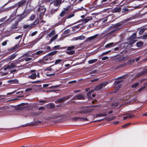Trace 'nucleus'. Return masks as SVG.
I'll use <instances>...</instances> for the list:
<instances>
[{
	"label": "nucleus",
	"mask_w": 147,
	"mask_h": 147,
	"mask_svg": "<svg viewBox=\"0 0 147 147\" xmlns=\"http://www.w3.org/2000/svg\"><path fill=\"white\" fill-rule=\"evenodd\" d=\"M122 82L121 80H117L115 82V85L117 84Z\"/></svg>",
	"instance_id": "obj_35"
},
{
	"label": "nucleus",
	"mask_w": 147,
	"mask_h": 147,
	"mask_svg": "<svg viewBox=\"0 0 147 147\" xmlns=\"http://www.w3.org/2000/svg\"><path fill=\"white\" fill-rule=\"evenodd\" d=\"M37 31H35L32 32L31 34V36H34L37 34Z\"/></svg>",
	"instance_id": "obj_44"
},
{
	"label": "nucleus",
	"mask_w": 147,
	"mask_h": 147,
	"mask_svg": "<svg viewBox=\"0 0 147 147\" xmlns=\"http://www.w3.org/2000/svg\"><path fill=\"white\" fill-rule=\"evenodd\" d=\"M57 87L58 86H53V87H51V88H54Z\"/></svg>",
	"instance_id": "obj_64"
},
{
	"label": "nucleus",
	"mask_w": 147,
	"mask_h": 147,
	"mask_svg": "<svg viewBox=\"0 0 147 147\" xmlns=\"http://www.w3.org/2000/svg\"><path fill=\"white\" fill-rule=\"evenodd\" d=\"M18 61H16L8 65H5L3 67V69L5 71H6L8 69L14 68L16 66L17 64H18Z\"/></svg>",
	"instance_id": "obj_1"
},
{
	"label": "nucleus",
	"mask_w": 147,
	"mask_h": 147,
	"mask_svg": "<svg viewBox=\"0 0 147 147\" xmlns=\"http://www.w3.org/2000/svg\"><path fill=\"white\" fill-rule=\"evenodd\" d=\"M146 85H147V82L144 84V86L139 89L138 90V91L140 92H141L144 90L145 88L146 87Z\"/></svg>",
	"instance_id": "obj_14"
},
{
	"label": "nucleus",
	"mask_w": 147,
	"mask_h": 147,
	"mask_svg": "<svg viewBox=\"0 0 147 147\" xmlns=\"http://www.w3.org/2000/svg\"><path fill=\"white\" fill-rule=\"evenodd\" d=\"M85 38L84 36H79L78 37L75 38V40H84L85 39Z\"/></svg>",
	"instance_id": "obj_16"
},
{
	"label": "nucleus",
	"mask_w": 147,
	"mask_h": 147,
	"mask_svg": "<svg viewBox=\"0 0 147 147\" xmlns=\"http://www.w3.org/2000/svg\"><path fill=\"white\" fill-rule=\"evenodd\" d=\"M67 12L65 11H62L60 14V16L61 17H63L66 16L67 14Z\"/></svg>",
	"instance_id": "obj_15"
},
{
	"label": "nucleus",
	"mask_w": 147,
	"mask_h": 147,
	"mask_svg": "<svg viewBox=\"0 0 147 147\" xmlns=\"http://www.w3.org/2000/svg\"><path fill=\"white\" fill-rule=\"evenodd\" d=\"M7 40L4 41L2 43V45L3 46L7 44Z\"/></svg>",
	"instance_id": "obj_42"
},
{
	"label": "nucleus",
	"mask_w": 147,
	"mask_h": 147,
	"mask_svg": "<svg viewBox=\"0 0 147 147\" xmlns=\"http://www.w3.org/2000/svg\"><path fill=\"white\" fill-rule=\"evenodd\" d=\"M94 38V36H92L91 37H90L88 38V40H91L93 39Z\"/></svg>",
	"instance_id": "obj_51"
},
{
	"label": "nucleus",
	"mask_w": 147,
	"mask_h": 147,
	"mask_svg": "<svg viewBox=\"0 0 147 147\" xmlns=\"http://www.w3.org/2000/svg\"><path fill=\"white\" fill-rule=\"evenodd\" d=\"M49 85V84H44L43 85V86L44 87H48Z\"/></svg>",
	"instance_id": "obj_49"
},
{
	"label": "nucleus",
	"mask_w": 147,
	"mask_h": 147,
	"mask_svg": "<svg viewBox=\"0 0 147 147\" xmlns=\"http://www.w3.org/2000/svg\"><path fill=\"white\" fill-rule=\"evenodd\" d=\"M75 47L74 46H71L67 47L66 48H67V50H72L74 49Z\"/></svg>",
	"instance_id": "obj_20"
},
{
	"label": "nucleus",
	"mask_w": 147,
	"mask_h": 147,
	"mask_svg": "<svg viewBox=\"0 0 147 147\" xmlns=\"http://www.w3.org/2000/svg\"><path fill=\"white\" fill-rule=\"evenodd\" d=\"M110 51H107L106 52H104L102 54V56H103L107 54L108 53H109L110 52Z\"/></svg>",
	"instance_id": "obj_33"
},
{
	"label": "nucleus",
	"mask_w": 147,
	"mask_h": 147,
	"mask_svg": "<svg viewBox=\"0 0 147 147\" xmlns=\"http://www.w3.org/2000/svg\"><path fill=\"white\" fill-rule=\"evenodd\" d=\"M39 22V20H36L34 22L33 24L31 25L30 27H32L33 26V25H36Z\"/></svg>",
	"instance_id": "obj_27"
},
{
	"label": "nucleus",
	"mask_w": 147,
	"mask_h": 147,
	"mask_svg": "<svg viewBox=\"0 0 147 147\" xmlns=\"http://www.w3.org/2000/svg\"><path fill=\"white\" fill-rule=\"evenodd\" d=\"M69 65H70L69 64H67L65 65V67H68V66H69Z\"/></svg>",
	"instance_id": "obj_63"
},
{
	"label": "nucleus",
	"mask_w": 147,
	"mask_h": 147,
	"mask_svg": "<svg viewBox=\"0 0 147 147\" xmlns=\"http://www.w3.org/2000/svg\"><path fill=\"white\" fill-rule=\"evenodd\" d=\"M57 36L58 35L56 34L54 36H53V37H52L50 40V41H51V42H53L54 40L56 39Z\"/></svg>",
	"instance_id": "obj_21"
},
{
	"label": "nucleus",
	"mask_w": 147,
	"mask_h": 147,
	"mask_svg": "<svg viewBox=\"0 0 147 147\" xmlns=\"http://www.w3.org/2000/svg\"><path fill=\"white\" fill-rule=\"evenodd\" d=\"M59 47V45H57L56 46H55L53 48L54 49H57Z\"/></svg>",
	"instance_id": "obj_53"
},
{
	"label": "nucleus",
	"mask_w": 147,
	"mask_h": 147,
	"mask_svg": "<svg viewBox=\"0 0 147 147\" xmlns=\"http://www.w3.org/2000/svg\"><path fill=\"white\" fill-rule=\"evenodd\" d=\"M112 106H113L117 107L118 106V104L116 102H114L112 103Z\"/></svg>",
	"instance_id": "obj_36"
},
{
	"label": "nucleus",
	"mask_w": 147,
	"mask_h": 147,
	"mask_svg": "<svg viewBox=\"0 0 147 147\" xmlns=\"http://www.w3.org/2000/svg\"><path fill=\"white\" fill-rule=\"evenodd\" d=\"M57 52V51H53L49 53L48 54V55L49 56H51L52 55H53L55 54H56Z\"/></svg>",
	"instance_id": "obj_18"
},
{
	"label": "nucleus",
	"mask_w": 147,
	"mask_h": 147,
	"mask_svg": "<svg viewBox=\"0 0 147 147\" xmlns=\"http://www.w3.org/2000/svg\"><path fill=\"white\" fill-rule=\"evenodd\" d=\"M9 83H11L12 84H18V80L17 79H15L13 80H11L8 81Z\"/></svg>",
	"instance_id": "obj_6"
},
{
	"label": "nucleus",
	"mask_w": 147,
	"mask_h": 147,
	"mask_svg": "<svg viewBox=\"0 0 147 147\" xmlns=\"http://www.w3.org/2000/svg\"><path fill=\"white\" fill-rule=\"evenodd\" d=\"M29 78L32 79H35L36 77V74H33L30 76H28Z\"/></svg>",
	"instance_id": "obj_13"
},
{
	"label": "nucleus",
	"mask_w": 147,
	"mask_h": 147,
	"mask_svg": "<svg viewBox=\"0 0 147 147\" xmlns=\"http://www.w3.org/2000/svg\"><path fill=\"white\" fill-rule=\"evenodd\" d=\"M66 100V98L63 97V98H61L60 99H59V101L60 102H62L63 101H64L65 100Z\"/></svg>",
	"instance_id": "obj_29"
},
{
	"label": "nucleus",
	"mask_w": 147,
	"mask_h": 147,
	"mask_svg": "<svg viewBox=\"0 0 147 147\" xmlns=\"http://www.w3.org/2000/svg\"><path fill=\"white\" fill-rule=\"evenodd\" d=\"M143 73H147V67H146L144 69Z\"/></svg>",
	"instance_id": "obj_34"
},
{
	"label": "nucleus",
	"mask_w": 147,
	"mask_h": 147,
	"mask_svg": "<svg viewBox=\"0 0 147 147\" xmlns=\"http://www.w3.org/2000/svg\"><path fill=\"white\" fill-rule=\"evenodd\" d=\"M14 93V92H13L9 93H7V94H8V95L11 94H12L13 93Z\"/></svg>",
	"instance_id": "obj_59"
},
{
	"label": "nucleus",
	"mask_w": 147,
	"mask_h": 147,
	"mask_svg": "<svg viewBox=\"0 0 147 147\" xmlns=\"http://www.w3.org/2000/svg\"><path fill=\"white\" fill-rule=\"evenodd\" d=\"M119 49V48L118 47H116L114 49V50L115 51H117Z\"/></svg>",
	"instance_id": "obj_58"
},
{
	"label": "nucleus",
	"mask_w": 147,
	"mask_h": 147,
	"mask_svg": "<svg viewBox=\"0 0 147 147\" xmlns=\"http://www.w3.org/2000/svg\"><path fill=\"white\" fill-rule=\"evenodd\" d=\"M46 53V51L42 50H39L36 51L35 53H34L32 55H37L38 56L42 55Z\"/></svg>",
	"instance_id": "obj_3"
},
{
	"label": "nucleus",
	"mask_w": 147,
	"mask_h": 147,
	"mask_svg": "<svg viewBox=\"0 0 147 147\" xmlns=\"http://www.w3.org/2000/svg\"><path fill=\"white\" fill-rule=\"evenodd\" d=\"M107 82H105L102 84H100L95 89L96 90H99L101 89L103 86H105L107 84Z\"/></svg>",
	"instance_id": "obj_4"
},
{
	"label": "nucleus",
	"mask_w": 147,
	"mask_h": 147,
	"mask_svg": "<svg viewBox=\"0 0 147 147\" xmlns=\"http://www.w3.org/2000/svg\"><path fill=\"white\" fill-rule=\"evenodd\" d=\"M106 115V114H98L96 115V117H98L99 116H102V117H104Z\"/></svg>",
	"instance_id": "obj_32"
},
{
	"label": "nucleus",
	"mask_w": 147,
	"mask_h": 147,
	"mask_svg": "<svg viewBox=\"0 0 147 147\" xmlns=\"http://www.w3.org/2000/svg\"><path fill=\"white\" fill-rule=\"evenodd\" d=\"M77 98L78 99H84L83 95H79L77 96Z\"/></svg>",
	"instance_id": "obj_23"
},
{
	"label": "nucleus",
	"mask_w": 147,
	"mask_h": 147,
	"mask_svg": "<svg viewBox=\"0 0 147 147\" xmlns=\"http://www.w3.org/2000/svg\"><path fill=\"white\" fill-rule=\"evenodd\" d=\"M72 120L74 121H76L78 120L85 121L87 120V119L86 118L76 117L72 118Z\"/></svg>",
	"instance_id": "obj_5"
},
{
	"label": "nucleus",
	"mask_w": 147,
	"mask_h": 147,
	"mask_svg": "<svg viewBox=\"0 0 147 147\" xmlns=\"http://www.w3.org/2000/svg\"><path fill=\"white\" fill-rule=\"evenodd\" d=\"M16 71V69H14V70H11V73H13V72H15V71Z\"/></svg>",
	"instance_id": "obj_54"
},
{
	"label": "nucleus",
	"mask_w": 147,
	"mask_h": 147,
	"mask_svg": "<svg viewBox=\"0 0 147 147\" xmlns=\"http://www.w3.org/2000/svg\"><path fill=\"white\" fill-rule=\"evenodd\" d=\"M51 49V47L49 46H48L47 47V50H49Z\"/></svg>",
	"instance_id": "obj_61"
},
{
	"label": "nucleus",
	"mask_w": 147,
	"mask_h": 147,
	"mask_svg": "<svg viewBox=\"0 0 147 147\" xmlns=\"http://www.w3.org/2000/svg\"><path fill=\"white\" fill-rule=\"evenodd\" d=\"M130 124V123H127V124H125V125H123L122 126V127H124V128L127 127Z\"/></svg>",
	"instance_id": "obj_46"
},
{
	"label": "nucleus",
	"mask_w": 147,
	"mask_h": 147,
	"mask_svg": "<svg viewBox=\"0 0 147 147\" xmlns=\"http://www.w3.org/2000/svg\"><path fill=\"white\" fill-rule=\"evenodd\" d=\"M80 90H75V91H74V92L75 93H76V92H80Z\"/></svg>",
	"instance_id": "obj_57"
},
{
	"label": "nucleus",
	"mask_w": 147,
	"mask_h": 147,
	"mask_svg": "<svg viewBox=\"0 0 147 147\" xmlns=\"http://www.w3.org/2000/svg\"><path fill=\"white\" fill-rule=\"evenodd\" d=\"M143 44V43L141 42H137L136 45L137 46L139 47L142 46Z\"/></svg>",
	"instance_id": "obj_26"
},
{
	"label": "nucleus",
	"mask_w": 147,
	"mask_h": 147,
	"mask_svg": "<svg viewBox=\"0 0 147 147\" xmlns=\"http://www.w3.org/2000/svg\"><path fill=\"white\" fill-rule=\"evenodd\" d=\"M139 85V83L138 82L136 83L132 86L131 87L132 88H135Z\"/></svg>",
	"instance_id": "obj_28"
},
{
	"label": "nucleus",
	"mask_w": 147,
	"mask_h": 147,
	"mask_svg": "<svg viewBox=\"0 0 147 147\" xmlns=\"http://www.w3.org/2000/svg\"><path fill=\"white\" fill-rule=\"evenodd\" d=\"M37 75V76L38 77V78H39L40 77L39 76V73H38L37 74V75H36V76Z\"/></svg>",
	"instance_id": "obj_62"
},
{
	"label": "nucleus",
	"mask_w": 147,
	"mask_h": 147,
	"mask_svg": "<svg viewBox=\"0 0 147 147\" xmlns=\"http://www.w3.org/2000/svg\"><path fill=\"white\" fill-rule=\"evenodd\" d=\"M53 59V58L50 56H49L48 57H46L44 58L43 59V60L45 61H50L52 60Z\"/></svg>",
	"instance_id": "obj_8"
},
{
	"label": "nucleus",
	"mask_w": 147,
	"mask_h": 147,
	"mask_svg": "<svg viewBox=\"0 0 147 147\" xmlns=\"http://www.w3.org/2000/svg\"><path fill=\"white\" fill-rule=\"evenodd\" d=\"M120 8H115L114 9V11L115 12H119L120 11Z\"/></svg>",
	"instance_id": "obj_31"
},
{
	"label": "nucleus",
	"mask_w": 147,
	"mask_h": 147,
	"mask_svg": "<svg viewBox=\"0 0 147 147\" xmlns=\"http://www.w3.org/2000/svg\"><path fill=\"white\" fill-rule=\"evenodd\" d=\"M136 37V34L134 33L131 36L129 39V44H132L135 42L136 40H135Z\"/></svg>",
	"instance_id": "obj_2"
},
{
	"label": "nucleus",
	"mask_w": 147,
	"mask_h": 147,
	"mask_svg": "<svg viewBox=\"0 0 147 147\" xmlns=\"http://www.w3.org/2000/svg\"><path fill=\"white\" fill-rule=\"evenodd\" d=\"M35 18V16L34 15H32L30 17V19L31 20H33Z\"/></svg>",
	"instance_id": "obj_43"
},
{
	"label": "nucleus",
	"mask_w": 147,
	"mask_h": 147,
	"mask_svg": "<svg viewBox=\"0 0 147 147\" xmlns=\"http://www.w3.org/2000/svg\"><path fill=\"white\" fill-rule=\"evenodd\" d=\"M123 10H124V11H128V9L127 8H124V9H123Z\"/></svg>",
	"instance_id": "obj_60"
},
{
	"label": "nucleus",
	"mask_w": 147,
	"mask_h": 147,
	"mask_svg": "<svg viewBox=\"0 0 147 147\" xmlns=\"http://www.w3.org/2000/svg\"><path fill=\"white\" fill-rule=\"evenodd\" d=\"M119 123V121H115L114 122H113V123H114V124H115V125L117 124H118Z\"/></svg>",
	"instance_id": "obj_52"
},
{
	"label": "nucleus",
	"mask_w": 147,
	"mask_h": 147,
	"mask_svg": "<svg viewBox=\"0 0 147 147\" xmlns=\"http://www.w3.org/2000/svg\"><path fill=\"white\" fill-rule=\"evenodd\" d=\"M21 37V36H18L17 37H16V38H15L16 39H19V38H20V37Z\"/></svg>",
	"instance_id": "obj_56"
},
{
	"label": "nucleus",
	"mask_w": 147,
	"mask_h": 147,
	"mask_svg": "<svg viewBox=\"0 0 147 147\" xmlns=\"http://www.w3.org/2000/svg\"><path fill=\"white\" fill-rule=\"evenodd\" d=\"M97 61V59H92L88 61V63L89 64H92L93 63H95Z\"/></svg>",
	"instance_id": "obj_17"
},
{
	"label": "nucleus",
	"mask_w": 147,
	"mask_h": 147,
	"mask_svg": "<svg viewBox=\"0 0 147 147\" xmlns=\"http://www.w3.org/2000/svg\"><path fill=\"white\" fill-rule=\"evenodd\" d=\"M62 2L61 0H56L54 3V5L55 6H58Z\"/></svg>",
	"instance_id": "obj_9"
},
{
	"label": "nucleus",
	"mask_w": 147,
	"mask_h": 147,
	"mask_svg": "<svg viewBox=\"0 0 147 147\" xmlns=\"http://www.w3.org/2000/svg\"><path fill=\"white\" fill-rule=\"evenodd\" d=\"M32 90V89L31 88H28L26 89L25 90V91L26 92H28V91H31V90Z\"/></svg>",
	"instance_id": "obj_48"
},
{
	"label": "nucleus",
	"mask_w": 147,
	"mask_h": 147,
	"mask_svg": "<svg viewBox=\"0 0 147 147\" xmlns=\"http://www.w3.org/2000/svg\"><path fill=\"white\" fill-rule=\"evenodd\" d=\"M32 59L31 58L27 57L25 59V60L26 61H27L31 60Z\"/></svg>",
	"instance_id": "obj_38"
},
{
	"label": "nucleus",
	"mask_w": 147,
	"mask_h": 147,
	"mask_svg": "<svg viewBox=\"0 0 147 147\" xmlns=\"http://www.w3.org/2000/svg\"><path fill=\"white\" fill-rule=\"evenodd\" d=\"M16 56V55L13 54L8 57L7 59L8 60L10 61L13 59Z\"/></svg>",
	"instance_id": "obj_10"
},
{
	"label": "nucleus",
	"mask_w": 147,
	"mask_h": 147,
	"mask_svg": "<svg viewBox=\"0 0 147 147\" xmlns=\"http://www.w3.org/2000/svg\"><path fill=\"white\" fill-rule=\"evenodd\" d=\"M142 39H147V34L144 35L142 37Z\"/></svg>",
	"instance_id": "obj_39"
},
{
	"label": "nucleus",
	"mask_w": 147,
	"mask_h": 147,
	"mask_svg": "<svg viewBox=\"0 0 147 147\" xmlns=\"http://www.w3.org/2000/svg\"><path fill=\"white\" fill-rule=\"evenodd\" d=\"M74 16V15L73 14L67 16V18H70Z\"/></svg>",
	"instance_id": "obj_40"
},
{
	"label": "nucleus",
	"mask_w": 147,
	"mask_h": 147,
	"mask_svg": "<svg viewBox=\"0 0 147 147\" xmlns=\"http://www.w3.org/2000/svg\"><path fill=\"white\" fill-rule=\"evenodd\" d=\"M66 52L68 54L71 55L74 54L75 51L74 50H67L66 51Z\"/></svg>",
	"instance_id": "obj_11"
},
{
	"label": "nucleus",
	"mask_w": 147,
	"mask_h": 147,
	"mask_svg": "<svg viewBox=\"0 0 147 147\" xmlns=\"http://www.w3.org/2000/svg\"><path fill=\"white\" fill-rule=\"evenodd\" d=\"M93 91V90L90 91L87 93V95L89 96L92 92Z\"/></svg>",
	"instance_id": "obj_45"
},
{
	"label": "nucleus",
	"mask_w": 147,
	"mask_h": 147,
	"mask_svg": "<svg viewBox=\"0 0 147 147\" xmlns=\"http://www.w3.org/2000/svg\"><path fill=\"white\" fill-rule=\"evenodd\" d=\"M61 116V115L60 114H57L56 115H55L54 116H52L51 117V118L52 119H55L57 117H59Z\"/></svg>",
	"instance_id": "obj_25"
},
{
	"label": "nucleus",
	"mask_w": 147,
	"mask_h": 147,
	"mask_svg": "<svg viewBox=\"0 0 147 147\" xmlns=\"http://www.w3.org/2000/svg\"><path fill=\"white\" fill-rule=\"evenodd\" d=\"M140 57H138L136 58V61H139V59H140Z\"/></svg>",
	"instance_id": "obj_55"
},
{
	"label": "nucleus",
	"mask_w": 147,
	"mask_h": 147,
	"mask_svg": "<svg viewBox=\"0 0 147 147\" xmlns=\"http://www.w3.org/2000/svg\"><path fill=\"white\" fill-rule=\"evenodd\" d=\"M134 115H128L126 116H125L123 117V119L125 120L128 118H132L134 117Z\"/></svg>",
	"instance_id": "obj_12"
},
{
	"label": "nucleus",
	"mask_w": 147,
	"mask_h": 147,
	"mask_svg": "<svg viewBox=\"0 0 147 147\" xmlns=\"http://www.w3.org/2000/svg\"><path fill=\"white\" fill-rule=\"evenodd\" d=\"M31 25H25L24 26V28H26L28 27H29V28H30V27H30V26Z\"/></svg>",
	"instance_id": "obj_37"
},
{
	"label": "nucleus",
	"mask_w": 147,
	"mask_h": 147,
	"mask_svg": "<svg viewBox=\"0 0 147 147\" xmlns=\"http://www.w3.org/2000/svg\"><path fill=\"white\" fill-rule=\"evenodd\" d=\"M92 18L91 17H88L85 18L83 21V22L85 24L86 23L89 21L92 20Z\"/></svg>",
	"instance_id": "obj_7"
},
{
	"label": "nucleus",
	"mask_w": 147,
	"mask_h": 147,
	"mask_svg": "<svg viewBox=\"0 0 147 147\" xmlns=\"http://www.w3.org/2000/svg\"><path fill=\"white\" fill-rule=\"evenodd\" d=\"M55 34V31L53 30L49 34L48 36L49 37H51L53 36Z\"/></svg>",
	"instance_id": "obj_19"
},
{
	"label": "nucleus",
	"mask_w": 147,
	"mask_h": 147,
	"mask_svg": "<svg viewBox=\"0 0 147 147\" xmlns=\"http://www.w3.org/2000/svg\"><path fill=\"white\" fill-rule=\"evenodd\" d=\"M114 45V43L113 42H111L107 44L105 46L106 47H111L112 46Z\"/></svg>",
	"instance_id": "obj_22"
},
{
	"label": "nucleus",
	"mask_w": 147,
	"mask_h": 147,
	"mask_svg": "<svg viewBox=\"0 0 147 147\" xmlns=\"http://www.w3.org/2000/svg\"><path fill=\"white\" fill-rule=\"evenodd\" d=\"M145 30V29L144 28L141 29L139 31V34H142Z\"/></svg>",
	"instance_id": "obj_30"
},
{
	"label": "nucleus",
	"mask_w": 147,
	"mask_h": 147,
	"mask_svg": "<svg viewBox=\"0 0 147 147\" xmlns=\"http://www.w3.org/2000/svg\"><path fill=\"white\" fill-rule=\"evenodd\" d=\"M70 7H67L65 8L64 9L65 10V11L67 12L69 10V9Z\"/></svg>",
	"instance_id": "obj_47"
},
{
	"label": "nucleus",
	"mask_w": 147,
	"mask_h": 147,
	"mask_svg": "<svg viewBox=\"0 0 147 147\" xmlns=\"http://www.w3.org/2000/svg\"><path fill=\"white\" fill-rule=\"evenodd\" d=\"M39 62L40 63H41V64H44V63H43L44 62V61L43 60H40Z\"/></svg>",
	"instance_id": "obj_50"
},
{
	"label": "nucleus",
	"mask_w": 147,
	"mask_h": 147,
	"mask_svg": "<svg viewBox=\"0 0 147 147\" xmlns=\"http://www.w3.org/2000/svg\"><path fill=\"white\" fill-rule=\"evenodd\" d=\"M62 60L60 59H58L56 60L55 62V64L56 65L59 64L60 62H61Z\"/></svg>",
	"instance_id": "obj_24"
},
{
	"label": "nucleus",
	"mask_w": 147,
	"mask_h": 147,
	"mask_svg": "<svg viewBox=\"0 0 147 147\" xmlns=\"http://www.w3.org/2000/svg\"><path fill=\"white\" fill-rule=\"evenodd\" d=\"M109 59V57H102V60H105Z\"/></svg>",
	"instance_id": "obj_41"
}]
</instances>
